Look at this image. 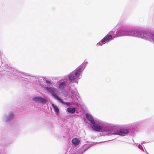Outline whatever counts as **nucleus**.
I'll list each match as a JSON object with an SVG mask.
<instances>
[{
    "instance_id": "nucleus-1",
    "label": "nucleus",
    "mask_w": 154,
    "mask_h": 154,
    "mask_svg": "<svg viewBox=\"0 0 154 154\" xmlns=\"http://www.w3.org/2000/svg\"><path fill=\"white\" fill-rule=\"evenodd\" d=\"M46 89L50 92L51 94L53 96L54 98L58 100L59 102L61 103H63V101L59 97L55 94L57 92L56 90L54 88L51 87H46Z\"/></svg>"
},
{
    "instance_id": "nucleus-2",
    "label": "nucleus",
    "mask_w": 154,
    "mask_h": 154,
    "mask_svg": "<svg viewBox=\"0 0 154 154\" xmlns=\"http://www.w3.org/2000/svg\"><path fill=\"white\" fill-rule=\"evenodd\" d=\"M137 34L139 35H143L144 37L146 38H150L149 40L150 41H154V34H152V32H147L146 31H142L141 32H137Z\"/></svg>"
},
{
    "instance_id": "nucleus-3",
    "label": "nucleus",
    "mask_w": 154,
    "mask_h": 154,
    "mask_svg": "<svg viewBox=\"0 0 154 154\" xmlns=\"http://www.w3.org/2000/svg\"><path fill=\"white\" fill-rule=\"evenodd\" d=\"M92 126V128L95 131L99 132L101 131L104 130L103 128L100 126V125L95 123L93 124Z\"/></svg>"
},
{
    "instance_id": "nucleus-4",
    "label": "nucleus",
    "mask_w": 154,
    "mask_h": 154,
    "mask_svg": "<svg viewBox=\"0 0 154 154\" xmlns=\"http://www.w3.org/2000/svg\"><path fill=\"white\" fill-rule=\"evenodd\" d=\"M33 99L34 101L38 103H45L46 101L45 99L40 97H35Z\"/></svg>"
},
{
    "instance_id": "nucleus-5",
    "label": "nucleus",
    "mask_w": 154,
    "mask_h": 154,
    "mask_svg": "<svg viewBox=\"0 0 154 154\" xmlns=\"http://www.w3.org/2000/svg\"><path fill=\"white\" fill-rule=\"evenodd\" d=\"M128 132V131L127 129H120L118 131L116 134H119L121 135H125V134Z\"/></svg>"
},
{
    "instance_id": "nucleus-6",
    "label": "nucleus",
    "mask_w": 154,
    "mask_h": 154,
    "mask_svg": "<svg viewBox=\"0 0 154 154\" xmlns=\"http://www.w3.org/2000/svg\"><path fill=\"white\" fill-rule=\"evenodd\" d=\"M86 117L87 119L90 121L92 124H94L95 123V121L93 118L90 115L87 113L86 114Z\"/></svg>"
},
{
    "instance_id": "nucleus-7",
    "label": "nucleus",
    "mask_w": 154,
    "mask_h": 154,
    "mask_svg": "<svg viewBox=\"0 0 154 154\" xmlns=\"http://www.w3.org/2000/svg\"><path fill=\"white\" fill-rule=\"evenodd\" d=\"M72 142L74 145L76 146L79 143L80 140L77 138H74L72 139Z\"/></svg>"
},
{
    "instance_id": "nucleus-8",
    "label": "nucleus",
    "mask_w": 154,
    "mask_h": 154,
    "mask_svg": "<svg viewBox=\"0 0 154 154\" xmlns=\"http://www.w3.org/2000/svg\"><path fill=\"white\" fill-rule=\"evenodd\" d=\"M76 109L75 108H71L70 107L68 108L67 109V112L72 114H73L75 112Z\"/></svg>"
},
{
    "instance_id": "nucleus-9",
    "label": "nucleus",
    "mask_w": 154,
    "mask_h": 154,
    "mask_svg": "<svg viewBox=\"0 0 154 154\" xmlns=\"http://www.w3.org/2000/svg\"><path fill=\"white\" fill-rule=\"evenodd\" d=\"M81 69H82L81 68H79L76 70L75 73V75L76 77L77 78L79 77V75L81 72Z\"/></svg>"
},
{
    "instance_id": "nucleus-10",
    "label": "nucleus",
    "mask_w": 154,
    "mask_h": 154,
    "mask_svg": "<svg viewBox=\"0 0 154 154\" xmlns=\"http://www.w3.org/2000/svg\"><path fill=\"white\" fill-rule=\"evenodd\" d=\"M52 106L54 108L55 111L58 113L59 112V109L57 106L56 105L53 104H52Z\"/></svg>"
},
{
    "instance_id": "nucleus-11",
    "label": "nucleus",
    "mask_w": 154,
    "mask_h": 154,
    "mask_svg": "<svg viewBox=\"0 0 154 154\" xmlns=\"http://www.w3.org/2000/svg\"><path fill=\"white\" fill-rule=\"evenodd\" d=\"M65 82H63L61 83L60 85V88L63 89L64 88V87L65 86Z\"/></svg>"
},
{
    "instance_id": "nucleus-12",
    "label": "nucleus",
    "mask_w": 154,
    "mask_h": 154,
    "mask_svg": "<svg viewBox=\"0 0 154 154\" xmlns=\"http://www.w3.org/2000/svg\"><path fill=\"white\" fill-rule=\"evenodd\" d=\"M75 79V77L73 75H71L69 77V79L70 80H73Z\"/></svg>"
},
{
    "instance_id": "nucleus-13",
    "label": "nucleus",
    "mask_w": 154,
    "mask_h": 154,
    "mask_svg": "<svg viewBox=\"0 0 154 154\" xmlns=\"http://www.w3.org/2000/svg\"><path fill=\"white\" fill-rule=\"evenodd\" d=\"M106 38H107V39L108 40L111 39L112 37V36L111 35H106Z\"/></svg>"
},
{
    "instance_id": "nucleus-14",
    "label": "nucleus",
    "mask_w": 154,
    "mask_h": 154,
    "mask_svg": "<svg viewBox=\"0 0 154 154\" xmlns=\"http://www.w3.org/2000/svg\"><path fill=\"white\" fill-rule=\"evenodd\" d=\"M109 40L108 39H107V38H106V36H105L101 40V42L102 43L104 42H105L106 40Z\"/></svg>"
},
{
    "instance_id": "nucleus-15",
    "label": "nucleus",
    "mask_w": 154,
    "mask_h": 154,
    "mask_svg": "<svg viewBox=\"0 0 154 154\" xmlns=\"http://www.w3.org/2000/svg\"><path fill=\"white\" fill-rule=\"evenodd\" d=\"M109 40L108 39H107V38H106V36H105L101 40V42L102 43L104 42H105L106 40Z\"/></svg>"
},
{
    "instance_id": "nucleus-16",
    "label": "nucleus",
    "mask_w": 154,
    "mask_h": 154,
    "mask_svg": "<svg viewBox=\"0 0 154 154\" xmlns=\"http://www.w3.org/2000/svg\"><path fill=\"white\" fill-rule=\"evenodd\" d=\"M109 40L108 39H107V38H106V36H105L101 40V42L102 43L104 42H105L106 40Z\"/></svg>"
},
{
    "instance_id": "nucleus-17",
    "label": "nucleus",
    "mask_w": 154,
    "mask_h": 154,
    "mask_svg": "<svg viewBox=\"0 0 154 154\" xmlns=\"http://www.w3.org/2000/svg\"><path fill=\"white\" fill-rule=\"evenodd\" d=\"M63 104H66L67 105H68V106H69L70 105V103H64L63 102V103H62Z\"/></svg>"
},
{
    "instance_id": "nucleus-18",
    "label": "nucleus",
    "mask_w": 154,
    "mask_h": 154,
    "mask_svg": "<svg viewBox=\"0 0 154 154\" xmlns=\"http://www.w3.org/2000/svg\"><path fill=\"white\" fill-rule=\"evenodd\" d=\"M46 83H48V84H51V82L50 81H49L48 80H46Z\"/></svg>"
}]
</instances>
